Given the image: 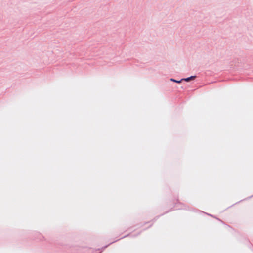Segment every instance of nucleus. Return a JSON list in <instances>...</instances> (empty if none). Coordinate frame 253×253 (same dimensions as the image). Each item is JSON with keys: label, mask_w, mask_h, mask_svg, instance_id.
<instances>
[{"label": "nucleus", "mask_w": 253, "mask_h": 253, "mask_svg": "<svg viewBox=\"0 0 253 253\" xmlns=\"http://www.w3.org/2000/svg\"><path fill=\"white\" fill-rule=\"evenodd\" d=\"M140 234V232H139L138 234H136V235H131L130 234H128L127 235H125L124 236L122 237V238L118 239V240H116L114 241H113L111 243H110L109 244H108L107 245H106L104 247V248H106V247H107L108 246H109L110 245L112 244V243H114V242H116L117 241H118V240H120V239H123L124 238H126V237H128V236H131L132 237H137L138 235H139V234Z\"/></svg>", "instance_id": "f257e3e1"}, {"label": "nucleus", "mask_w": 253, "mask_h": 253, "mask_svg": "<svg viewBox=\"0 0 253 253\" xmlns=\"http://www.w3.org/2000/svg\"><path fill=\"white\" fill-rule=\"evenodd\" d=\"M196 77V75H193V76H191L187 78H182V80H183V81H185L186 82H189L191 80H193V79H195Z\"/></svg>", "instance_id": "f03ea898"}, {"label": "nucleus", "mask_w": 253, "mask_h": 253, "mask_svg": "<svg viewBox=\"0 0 253 253\" xmlns=\"http://www.w3.org/2000/svg\"><path fill=\"white\" fill-rule=\"evenodd\" d=\"M170 81H171L172 82H173L174 83H176L180 84V83H181L182 82L183 80H182V79H181L180 80H177L174 79L173 78H171V79H170Z\"/></svg>", "instance_id": "7ed1b4c3"}, {"label": "nucleus", "mask_w": 253, "mask_h": 253, "mask_svg": "<svg viewBox=\"0 0 253 253\" xmlns=\"http://www.w3.org/2000/svg\"><path fill=\"white\" fill-rule=\"evenodd\" d=\"M206 214H207V215H209V216H212L213 217V216L211 214H208V213H205Z\"/></svg>", "instance_id": "20e7f679"}, {"label": "nucleus", "mask_w": 253, "mask_h": 253, "mask_svg": "<svg viewBox=\"0 0 253 253\" xmlns=\"http://www.w3.org/2000/svg\"><path fill=\"white\" fill-rule=\"evenodd\" d=\"M152 224H151V225H149V227H151L152 226Z\"/></svg>", "instance_id": "39448f33"}, {"label": "nucleus", "mask_w": 253, "mask_h": 253, "mask_svg": "<svg viewBox=\"0 0 253 253\" xmlns=\"http://www.w3.org/2000/svg\"><path fill=\"white\" fill-rule=\"evenodd\" d=\"M149 222H145L144 224L148 223Z\"/></svg>", "instance_id": "423d86ee"}]
</instances>
